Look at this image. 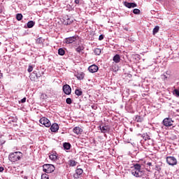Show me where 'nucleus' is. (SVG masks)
<instances>
[{"instance_id": "obj_36", "label": "nucleus", "mask_w": 179, "mask_h": 179, "mask_svg": "<svg viewBox=\"0 0 179 179\" xmlns=\"http://www.w3.org/2000/svg\"><path fill=\"white\" fill-rule=\"evenodd\" d=\"M104 38V35L101 34L99 37V41H101V40H103Z\"/></svg>"}, {"instance_id": "obj_45", "label": "nucleus", "mask_w": 179, "mask_h": 179, "mask_svg": "<svg viewBox=\"0 0 179 179\" xmlns=\"http://www.w3.org/2000/svg\"><path fill=\"white\" fill-rule=\"evenodd\" d=\"M92 108L94 110H96V108H97V106H92Z\"/></svg>"}, {"instance_id": "obj_13", "label": "nucleus", "mask_w": 179, "mask_h": 179, "mask_svg": "<svg viewBox=\"0 0 179 179\" xmlns=\"http://www.w3.org/2000/svg\"><path fill=\"white\" fill-rule=\"evenodd\" d=\"M131 174L134 177H137V178L141 177V171H136L135 169H132L131 170Z\"/></svg>"}, {"instance_id": "obj_1", "label": "nucleus", "mask_w": 179, "mask_h": 179, "mask_svg": "<svg viewBox=\"0 0 179 179\" xmlns=\"http://www.w3.org/2000/svg\"><path fill=\"white\" fill-rule=\"evenodd\" d=\"M23 157V154L20 152H11L8 156V159L10 162L15 163V162H19L20 159Z\"/></svg>"}, {"instance_id": "obj_17", "label": "nucleus", "mask_w": 179, "mask_h": 179, "mask_svg": "<svg viewBox=\"0 0 179 179\" xmlns=\"http://www.w3.org/2000/svg\"><path fill=\"white\" fill-rule=\"evenodd\" d=\"M100 129L101 131L103 132V134H106V132H107V131H108V127L107 126H100Z\"/></svg>"}, {"instance_id": "obj_12", "label": "nucleus", "mask_w": 179, "mask_h": 179, "mask_svg": "<svg viewBox=\"0 0 179 179\" xmlns=\"http://www.w3.org/2000/svg\"><path fill=\"white\" fill-rule=\"evenodd\" d=\"M58 129H59V126H58V124L55 123L50 127V131L52 132H57Z\"/></svg>"}, {"instance_id": "obj_4", "label": "nucleus", "mask_w": 179, "mask_h": 179, "mask_svg": "<svg viewBox=\"0 0 179 179\" xmlns=\"http://www.w3.org/2000/svg\"><path fill=\"white\" fill-rule=\"evenodd\" d=\"M173 122L174 121L173 120V119L170 117H166L162 122L164 127H173Z\"/></svg>"}, {"instance_id": "obj_24", "label": "nucleus", "mask_w": 179, "mask_h": 179, "mask_svg": "<svg viewBox=\"0 0 179 179\" xmlns=\"http://www.w3.org/2000/svg\"><path fill=\"white\" fill-rule=\"evenodd\" d=\"M160 27L159 26H156L152 31L153 34H156L157 33H159Z\"/></svg>"}, {"instance_id": "obj_3", "label": "nucleus", "mask_w": 179, "mask_h": 179, "mask_svg": "<svg viewBox=\"0 0 179 179\" xmlns=\"http://www.w3.org/2000/svg\"><path fill=\"white\" fill-rule=\"evenodd\" d=\"M39 122L42 125L46 127V128H50V127H51V122H50V120L48 118L42 117L40 119Z\"/></svg>"}, {"instance_id": "obj_15", "label": "nucleus", "mask_w": 179, "mask_h": 179, "mask_svg": "<svg viewBox=\"0 0 179 179\" xmlns=\"http://www.w3.org/2000/svg\"><path fill=\"white\" fill-rule=\"evenodd\" d=\"M113 61L115 62V64H118L121 61V57H120V55H116L113 57Z\"/></svg>"}, {"instance_id": "obj_23", "label": "nucleus", "mask_w": 179, "mask_h": 179, "mask_svg": "<svg viewBox=\"0 0 179 179\" xmlns=\"http://www.w3.org/2000/svg\"><path fill=\"white\" fill-rule=\"evenodd\" d=\"M85 50V48L83 46H78L76 49V51L77 52H82Z\"/></svg>"}, {"instance_id": "obj_43", "label": "nucleus", "mask_w": 179, "mask_h": 179, "mask_svg": "<svg viewBox=\"0 0 179 179\" xmlns=\"http://www.w3.org/2000/svg\"><path fill=\"white\" fill-rule=\"evenodd\" d=\"M3 171V167L0 166V173H2Z\"/></svg>"}, {"instance_id": "obj_41", "label": "nucleus", "mask_w": 179, "mask_h": 179, "mask_svg": "<svg viewBox=\"0 0 179 179\" xmlns=\"http://www.w3.org/2000/svg\"><path fill=\"white\" fill-rule=\"evenodd\" d=\"M22 178H24V179H28L29 178L27 177V176H24V175H22Z\"/></svg>"}, {"instance_id": "obj_19", "label": "nucleus", "mask_w": 179, "mask_h": 179, "mask_svg": "<svg viewBox=\"0 0 179 179\" xmlns=\"http://www.w3.org/2000/svg\"><path fill=\"white\" fill-rule=\"evenodd\" d=\"M49 158L50 160H52V162H56V160L58 159V157L56 155L52 154L49 156Z\"/></svg>"}, {"instance_id": "obj_47", "label": "nucleus", "mask_w": 179, "mask_h": 179, "mask_svg": "<svg viewBox=\"0 0 179 179\" xmlns=\"http://www.w3.org/2000/svg\"><path fill=\"white\" fill-rule=\"evenodd\" d=\"M0 13H2V10H0Z\"/></svg>"}, {"instance_id": "obj_37", "label": "nucleus", "mask_w": 179, "mask_h": 179, "mask_svg": "<svg viewBox=\"0 0 179 179\" xmlns=\"http://www.w3.org/2000/svg\"><path fill=\"white\" fill-rule=\"evenodd\" d=\"M162 76L163 77L162 78L164 79V80H166V79H167V76H166L165 73L162 74Z\"/></svg>"}, {"instance_id": "obj_22", "label": "nucleus", "mask_w": 179, "mask_h": 179, "mask_svg": "<svg viewBox=\"0 0 179 179\" xmlns=\"http://www.w3.org/2000/svg\"><path fill=\"white\" fill-rule=\"evenodd\" d=\"M94 52L95 55H100L101 54V49L96 48V49H94Z\"/></svg>"}, {"instance_id": "obj_8", "label": "nucleus", "mask_w": 179, "mask_h": 179, "mask_svg": "<svg viewBox=\"0 0 179 179\" xmlns=\"http://www.w3.org/2000/svg\"><path fill=\"white\" fill-rule=\"evenodd\" d=\"M76 40H78V36H71L65 39V43L66 44H72V43H75Z\"/></svg>"}, {"instance_id": "obj_49", "label": "nucleus", "mask_w": 179, "mask_h": 179, "mask_svg": "<svg viewBox=\"0 0 179 179\" xmlns=\"http://www.w3.org/2000/svg\"><path fill=\"white\" fill-rule=\"evenodd\" d=\"M159 1H162V0H159Z\"/></svg>"}, {"instance_id": "obj_48", "label": "nucleus", "mask_w": 179, "mask_h": 179, "mask_svg": "<svg viewBox=\"0 0 179 179\" xmlns=\"http://www.w3.org/2000/svg\"><path fill=\"white\" fill-rule=\"evenodd\" d=\"M0 45H1V42H0Z\"/></svg>"}, {"instance_id": "obj_18", "label": "nucleus", "mask_w": 179, "mask_h": 179, "mask_svg": "<svg viewBox=\"0 0 179 179\" xmlns=\"http://www.w3.org/2000/svg\"><path fill=\"white\" fill-rule=\"evenodd\" d=\"M63 148L66 150H69V149H71V143H64L63 144Z\"/></svg>"}, {"instance_id": "obj_46", "label": "nucleus", "mask_w": 179, "mask_h": 179, "mask_svg": "<svg viewBox=\"0 0 179 179\" xmlns=\"http://www.w3.org/2000/svg\"><path fill=\"white\" fill-rule=\"evenodd\" d=\"M33 73H34V75L36 76V73H37V71H34L33 72Z\"/></svg>"}, {"instance_id": "obj_7", "label": "nucleus", "mask_w": 179, "mask_h": 179, "mask_svg": "<svg viewBox=\"0 0 179 179\" xmlns=\"http://www.w3.org/2000/svg\"><path fill=\"white\" fill-rule=\"evenodd\" d=\"M88 71L91 73H96L99 71V66L96 64H92L88 67Z\"/></svg>"}, {"instance_id": "obj_42", "label": "nucleus", "mask_w": 179, "mask_h": 179, "mask_svg": "<svg viewBox=\"0 0 179 179\" xmlns=\"http://www.w3.org/2000/svg\"><path fill=\"white\" fill-rule=\"evenodd\" d=\"M80 1L79 0H75V3L77 5H79Z\"/></svg>"}, {"instance_id": "obj_16", "label": "nucleus", "mask_w": 179, "mask_h": 179, "mask_svg": "<svg viewBox=\"0 0 179 179\" xmlns=\"http://www.w3.org/2000/svg\"><path fill=\"white\" fill-rule=\"evenodd\" d=\"M131 169H133V170H136L138 171H141V166L139 164H134V166L131 167Z\"/></svg>"}, {"instance_id": "obj_9", "label": "nucleus", "mask_w": 179, "mask_h": 179, "mask_svg": "<svg viewBox=\"0 0 179 179\" xmlns=\"http://www.w3.org/2000/svg\"><path fill=\"white\" fill-rule=\"evenodd\" d=\"M83 174V169H77L76 170V173L73 174V178H80V176Z\"/></svg>"}, {"instance_id": "obj_10", "label": "nucleus", "mask_w": 179, "mask_h": 179, "mask_svg": "<svg viewBox=\"0 0 179 179\" xmlns=\"http://www.w3.org/2000/svg\"><path fill=\"white\" fill-rule=\"evenodd\" d=\"M123 5L126 6V8H129V9H131V8H136L138 6L135 3H129L127 1L123 2Z\"/></svg>"}, {"instance_id": "obj_34", "label": "nucleus", "mask_w": 179, "mask_h": 179, "mask_svg": "<svg viewBox=\"0 0 179 179\" xmlns=\"http://www.w3.org/2000/svg\"><path fill=\"white\" fill-rule=\"evenodd\" d=\"M66 103L67 104H72V99H71V98H67V99H66Z\"/></svg>"}, {"instance_id": "obj_2", "label": "nucleus", "mask_w": 179, "mask_h": 179, "mask_svg": "<svg viewBox=\"0 0 179 179\" xmlns=\"http://www.w3.org/2000/svg\"><path fill=\"white\" fill-rule=\"evenodd\" d=\"M55 171V166L52 164H44L43 166V171L44 173H47V174H50L51 173H53V171Z\"/></svg>"}, {"instance_id": "obj_14", "label": "nucleus", "mask_w": 179, "mask_h": 179, "mask_svg": "<svg viewBox=\"0 0 179 179\" xmlns=\"http://www.w3.org/2000/svg\"><path fill=\"white\" fill-rule=\"evenodd\" d=\"M76 76L77 79H78L79 80H82L85 78V73H83V72L78 73L76 74Z\"/></svg>"}, {"instance_id": "obj_26", "label": "nucleus", "mask_w": 179, "mask_h": 179, "mask_svg": "<svg viewBox=\"0 0 179 179\" xmlns=\"http://www.w3.org/2000/svg\"><path fill=\"white\" fill-rule=\"evenodd\" d=\"M83 94V92L80 90H76L75 91V94H76V96H82Z\"/></svg>"}, {"instance_id": "obj_29", "label": "nucleus", "mask_w": 179, "mask_h": 179, "mask_svg": "<svg viewBox=\"0 0 179 179\" xmlns=\"http://www.w3.org/2000/svg\"><path fill=\"white\" fill-rule=\"evenodd\" d=\"M43 40V38L40 37V38H38L36 40V44H42Z\"/></svg>"}, {"instance_id": "obj_38", "label": "nucleus", "mask_w": 179, "mask_h": 179, "mask_svg": "<svg viewBox=\"0 0 179 179\" xmlns=\"http://www.w3.org/2000/svg\"><path fill=\"white\" fill-rule=\"evenodd\" d=\"M71 23H72L71 21H69V19L67 20V22L64 23V24H71Z\"/></svg>"}, {"instance_id": "obj_40", "label": "nucleus", "mask_w": 179, "mask_h": 179, "mask_svg": "<svg viewBox=\"0 0 179 179\" xmlns=\"http://www.w3.org/2000/svg\"><path fill=\"white\" fill-rule=\"evenodd\" d=\"M35 76L37 78V79H38V78H41V75L36 73Z\"/></svg>"}, {"instance_id": "obj_6", "label": "nucleus", "mask_w": 179, "mask_h": 179, "mask_svg": "<svg viewBox=\"0 0 179 179\" xmlns=\"http://www.w3.org/2000/svg\"><path fill=\"white\" fill-rule=\"evenodd\" d=\"M62 90L64 94L69 95L71 93H72V88H71V86L69 85L66 84L63 86Z\"/></svg>"}, {"instance_id": "obj_28", "label": "nucleus", "mask_w": 179, "mask_h": 179, "mask_svg": "<svg viewBox=\"0 0 179 179\" xmlns=\"http://www.w3.org/2000/svg\"><path fill=\"white\" fill-rule=\"evenodd\" d=\"M16 19L17 20H22L23 19V15L18 13L16 15Z\"/></svg>"}, {"instance_id": "obj_25", "label": "nucleus", "mask_w": 179, "mask_h": 179, "mask_svg": "<svg viewBox=\"0 0 179 179\" xmlns=\"http://www.w3.org/2000/svg\"><path fill=\"white\" fill-rule=\"evenodd\" d=\"M58 54L59 55H65V50L62 48H59L58 50Z\"/></svg>"}, {"instance_id": "obj_27", "label": "nucleus", "mask_w": 179, "mask_h": 179, "mask_svg": "<svg viewBox=\"0 0 179 179\" xmlns=\"http://www.w3.org/2000/svg\"><path fill=\"white\" fill-rule=\"evenodd\" d=\"M143 138L145 141H150V136L148 135V134H143Z\"/></svg>"}, {"instance_id": "obj_5", "label": "nucleus", "mask_w": 179, "mask_h": 179, "mask_svg": "<svg viewBox=\"0 0 179 179\" xmlns=\"http://www.w3.org/2000/svg\"><path fill=\"white\" fill-rule=\"evenodd\" d=\"M166 163H168L169 166H176V164H177V159L174 157H167Z\"/></svg>"}, {"instance_id": "obj_21", "label": "nucleus", "mask_w": 179, "mask_h": 179, "mask_svg": "<svg viewBox=\"0 0 179 179\" xmlns=\"http://www.w3.org/2000/svg\"><path fill=\"white\" fill-rule=\"evenodd\" d=\"M69 166H71V167H75V166L78 164V162H76L75 160H70L69 161Z\"/></svg>"}, {"instance_id": "obj_32", "label": "nucleus", "mask_w": 179, "mask_h": 179, "mask_svg": "<svg viewBox=\"0 0 179 179\" xmlns=\"http://www.w3.org/2000/svg\"><path fill=\"white\" fill-rule=\"evenodd\" d=\"M173 94L174 96H176V97H179V90L177 89L174 90Z\"/></svg>"}, {"instance_id": "obj_11", "label": "nucleus", "mask_w": 179, "mask_h": 179, "mask_svg": "<svg viewBox=\"0 0 179 179\" xmlns=\"http://www.w3.org/2000/svg\"><path fill=\"white\" fill-rule=\"evenodd\" d=\"M73 132L76 135H82V132H83V129L79 127H76L73 129Z\"/></svg>"}, {"instance_id": "obj_44", "label": "nucleus", "mask_w": 179, "mask_h": 179, "mask_svg": "<svg viewBox=\"0 0 179 179\" xmlns=\"http://www.w3.org/2000/svg\"><path fill=\"white\" fill-rule=\"evenodd\" d=\"M147 166H152V162H148Z\"/></svg>"}, {"instance_id": "obj_39", "label": "nucleus", "mask_w": 179, "mask_h": 179, "mask_svg": "<svg viewBox=\"0 0 179 179\" xmlns=\"http://www.w3.org/2000/svg\"><path fill=\"white\" fill-rule=\"evenodd\" d=\"M21 103H26V97L21 99Z\"/></svg>"}, {"instance_id": "obj_20", "label": "nucleus", "mask_w": 179, "mask_h": 179, "mask_svg": "<svg viewBox=\"0 0 179 179\" xmlns=\"http://www.w3.org/2000/svg\"><path fill=\"white\" fill-rule=\"evenodd\" d=\"M27 28L28 29H31L34 26V21H29L27 24Z\"/></svg>"}, {"instance_id": "obj_30", "label": "nucleus", "mask_w": 179, "mask_h": 179, "mask_svg": "<svg viewBox=\"0 0 179 179\" xmlns=\"http://www.w3.org/2000/svg\"><path fill=\"white\" fill-rule=\"evenodd\" d=\"M133 13H134V15H139V13H141V10L135 8L133 10Z\"/></svg>"}, {"instance_id": "obj_33", "label": "nucleus", "mask_w": 179, "mask_h": 179, "mask_svg": "<svg viewBox=\"0 0 179 179\" xmlns=\"http://www.w3.org/2000/svg\"><path fill=\"white\" fill-rule=\"evenodd\" d=\"M136 121H137V122H142V117L139 115L136 116Z\"/></svg>"}, {"instance_id": "obj_35", "label": "nucleus", "mask_w": 179, "mask_h": 179, "mask_svg": "<svg viewBox=\"0 0 179 179\" xmlns=\"http://www.w3.org/2000/svg\"><path fill=\"white\" fill-rule=\"evenodd\" d=\"M28 72H33V66H29Z\"/></svg>"}, {"instance_id": "obj_31", "label": "nucleus", "mask_w": 179, "mask_h": 179, "mask_svg": "<svg viewBox=\"0 0 179 179\" xmlns=\"http://www.w3.org/2000/svg\"><path fill=\"white\" fill-rule=\"evenodd\" d=\"M41 179H50V177L46 173H42Z\"/></svg>"}]
</instances>
